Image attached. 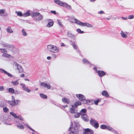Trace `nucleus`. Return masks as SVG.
Wrapping results in <instances>:
<instances>
[{
    "label": "nucleus",
    "instance_id": "9d476101",
    "mask_svg": "<svg viewBox=\"0 0 134 134\" xmlns=\"http://www.w3.org/2000/svg\"><path fill=\"white\" fill-rule=\"evenodd\" d=\"M97 73L100 77H102L105 75V73L103 71H98L97 72Z\"/></svg>",
    "mask_w": 134,
    "mask_h": 134
},
{
    "label": "nucleus",
    "instance_id": "0e129e2a",
    "mask_svg": "<svg viewBox=\"0 0 134 134\" xmlns=\"http://www.w3.org/2000/svg\"><path fill=\"white\" fill-rule=\"evenodd\" d=\"M12 100H15L14 97L13 96H12Z\"/></svg>",
    "mask_w": 134,
    "mask_h": 134
},
{
    "label": "nucleus",
    "instance_id": "1a4fd4ad",
    "mask_svg": "<svg viewBox=\"0 0 134 134\" xmlns=\"http://www.w3.org/2000/svg\"><path fill=\"white\" fill-rule=\"evenodd\" d=\"M76 97L79 98V99L81 101L82 99H84L85 98V97L82 94H76Z\"/></svg>",
    "mask_w": 134,
    "mask_h": 134
},
{
    "label": "nucleus",
    "instance_id": "aec40b11",
    "mask_svg": "<svg viewBox=\"0 0 134 134\" xmlns=\"http://www.w3.org/2000/svg\"><path fill=\"white\" fill-rule=\"evenodd\" d=\"M81 117L82 119L85 121H88V117L86 114L81 116Z\"/></svg>",
    "mask_w": 134,
    "mask_h": 134
},
{
    "label": "nucleus",
    "instance_id": "680f3d73",
    "mask_svg": "<svg viewBox=\"0 0 134 134\" xmlns=\"http://www.w3.org/2000/svg\"><path fill=\"white\" fill-rule=\"evenodd\" d=\"M47 59L48 60H50L51 59V57H47Z\"/></svg>",
    "mask_w": 134,
    "mask_h": 134
},
{
    "label": "nucleus",
    "instance_id": "393cba45",
    "mask_svg": "<svg viewBox=\"0 0 134 134\" xmlns=\"http://www.w3.org/2000/svg\"><path fill=\"white\" fill-rule=\"evenodd\" d=\"M96 122H97L95 120L92 119H91L90 121V124L92 126Z\"/></svg>",
    "mask_w": 134,
    "mask_h": 134
},
{
    "label": "nucleus",
    "instance_id": "dca6fc26",
    "mask_svg": "<svg viewBox=\"0 0 134 134\" xmlns=\"http://www.w3.org/2000/svg\"><path fill=\"white\" fill-rule=\"evenodd\" d=\"M3 46L6 47L8 49H9L10 48H12L13 47V46L8 44H3Z\"/></svg>",
    "mask_w": 134,
    "mask_h": 134
},
{
    "label": "nucleus",
    "instance_id": "49530a36",
    "mask_svg": "<svg viewBox=\"0 0 134 134\" xmlns=\"http://www.w3.org/2000/svg\"><path fill=\"white\" fill-rule=\"evenodd\" d=\"M80 34H82L84 33V32L81 30L80 29H78L76 30Z\"/></svg>",
    "mask_w": 134,
    "mask_h": 134
},
{
    "label": "nucleus",
    "instance_id": "c03bdc74",
    "mask_svg": "<svg viewBox=\"0 0 134 134\" xmlns=\"http://www.w3.org/2000/svg\"><path fill=\"white\" fill-rule=\"evenodd\" d=\"M3 109V111L5 113L8 112L9 111L8 109L6 107L4 108Z\"/></svg>",
    "mask_w": 134,
    "mask_h": 134
},
{
    "label": "nucleus",
    "instance_id": "ea45409f",
    "mask_svg": "<svg viewBox=\"0 0 134 134\" xmlns=\"http://www.w3.org/2000/svg\"><path fill=\"white\" fill-rule=\"evenodd\" d=\"M40 96L41 98L43 99H46L47 98V97L46 95L42 93H41L40 94Z\"/></svg>",
    "mask_w": 134,
    "mask_h": 134
},
{
    "label": "nucleus",
    "instance_id": "7c9ffc66",
    "mask_svg": "<svg viewBox=\"0 0 134 134\" xmlns=\"http://www.w3.org/2000/svg\"><path fill=\"white\" fill-rule=\"evenodd\" d=\"M81 105V103L79 101H77L75 102L74 104V106L76 107H77L78 105Z\"/></svg>",
    "mask_w": 134,
    "mask_h": 134
},
{
    "label": "nucleus",
    "instance_id": "0eeeda50",
    "mask_svg": "<svg viewBox=\"0 0 134 134\" xmlns=\"http://www.w3.org/2000/svg\"><path fill=\"white\" fill-rule=\"evenodd\" d=\"M76 107L74 105H72L70 110V112L72 114H74L77 111V110L76 109Z\"/></svg>",
    "mask_w": 134,
    "mask_h": 134
},
{
    "label": "nucleus",
    "instance_id": "473e14b6",
    "mask_svg": "<svg viewBox=\"0 0 134 134\" xmlns=\"http://www.w3.org/2000/svg\"><path fill=\"white\" fill-rule=\"evenodd\" d=\"M19 82H18V81H12L11 83L13 84L14 85L16 86L18 84Z\"/></svg>",
    "mask_w": 134,
    "mask_h": 134
},
{
    "label": "nucleus",
    "instance_id": "f704fd0d",
    "mask_svg": "<svg viewBox=\"0 0 134 134\" xmlns=\"http://www.w3.org/2000/svg\"><path fill=\"white\" fill-rule=\"evenodd\" d=\"M83 63L85 64H90V63L89 61L86 59H84L83 60Z\"/></svg>",
    "mask_w": 134,
    "mask_h": 134
},
{
    "label": "nucleus",
    "instance_id": "423d86ee",
    "mask_svg": "<svg viewBox=\"0 0 134 134\" xmlns=\"http://www.w3.org/2000/svg\"><path fill=\"white\" fill-rule=\"evenodd\" d=\"M0 72L5 74L7 75L9 77H12L13 75L11 74L8 73L4 70L2 69H0Z\"/></svg>",
    "mask_w": 134,
    "mask_h": 134
},
{
    "label": "nucleus",
    "instance_id": "de8ad7c7",
    "mask_svg": "<svg viewBox=\"0 0 134 134\" xmlns=\"http://www.w3.org/2000/svg\"><path fill=\"white\" fill-rule=\"evenodd\" d=\"M2 53L6 52H7L6 49H0Z\"/></svg>",
    "mask_w": 134,
    "mask_h": 134
},
{
    "label": "nucleus",
    "instance_id": "2f4dec72",
    "mask_svg": "<svg viewBox=\"0 0 134 134\" xmlns=\"http://www.w3.org/2000/svg\"><path fill=\"white\" fill-rule=\"evenodd\" d=\"M15 13L17 14V15L18 16H23V14L22 12H20L16 11Z\"/></svg>",
    "mask_w": 134,
    "mask_h": 134
},
{
    "label": "nucleus",
    "instance_id": "69168bd1",
    "mask_svg": "<svg viewBox=\"0 0 134 134\" xmlns=\"http://www.w3.org/2000/svg\"><path fill=\"white\" fill-rule=\"evenodd\" d=\"M85 132H83V134H89L88 132H86V131H85Z\"/></svg>",
    "mask_w": 134,
    "mask_h": 134
},
{
    "label": "nucleus",
    "instance_id": "4468645a",
    "mask_svg": "<svg viewBox=\"0 0 134 134\" xmlns=\"http://www.w3.org/2000/svg\"><path fill=\"white\" fill-rule=\"evenodd\" d=\"M17 123L16 125L20 129H23L24 128V127L21 124H20V122H17Z\"/></svg>",
    "mask_w": 134,
    "mask_h": 134
},
{
    "label": "nucleus",
    "instance_id": "b1692460",
    "mask_svg": "<svg viewBox=\"0 0 134 134\" xmlns=\"http://www.w3.org/2000/svg\"><path fill=\"white\" fill-rule=\"evenodd\" d=\"M6 31L8 32L12 33L13 31L12 30L11 28L10 27H8L6 29Z\"/></svg>",
    "mask_w": 134,
    "mask_h": 134
},
{
    "label": "nucleus",
    "instance_id": "c9c22d12",
    "mask_svg": "<svg viewBox=\"0 0 134 134\" xmlns=\"http://www.w3.org/2000/svg\"><path fill=\"white\" fill-rule=\"evenodd\" d=\"M121 36L123 37L126 38L127 37V35L125 34L122 31H121Z\"/></svg>",
    "mask_w": 134,
    "mask_h": 134
},
{
    "label": "nucleus",
    "instance_id": "6e6d98bb",
    "mask_svg": "<svg viewBox=\"0 0 134 134\" xmlns=\"http://www.w3.org/2000/svg\"><path fill=\"white\" fill-rule=\"evenodd\" d=\"M99 102V100H96L95 101H94L95 104L96 105H97L98 104V103Z\"/></svg>",
    "mask_w": 134,
    "mask_h": 134
},
{
    "label": "nucleus",
    "instance_id": "79ce46f5",
    "mask_svg": "<svg viewBox=\"0 0 134 134\" xmlns=\"http://www.w3.org/2000/svg\"><path fill=\"white\" fill-rule=\"evenodd\" d=\"M93 126L97 129L99 127V124L98 122H96Z\"/></svg>",
    "mask_w": 134,
    "mask_h": 134
},
{
    "label": "nucleus",
    "instance_id": "774afa93",
    "mask_svg": "<svg viewBox=\"0 0 134 134\" xmlns=\"http://www.w3.org/2000/svg\"><path fill=\"white\" fill-rule=\"evenodd\" d=\"M25 81H29V79H27V78L25 79Z\"/></svg>",
    "mask_w": 134,
    "mask_h": 134
},
{
    "label": "nucleus",
    "instance_id": "a878e982",
    "mask_svg": "<svg viewBox=\"0 0 134 134\" xmlns=\"http://www.w3.org/2000/svg\"><path fill=\"white\" fill-rule=\"evenodd\" d=\"M30 13L29 11H28L26 12L23 14V16L24 17H27L30 15Z\"/></svg>",
    "mask_w": 134,
    "mask_h": 134
},
{
    "label": "nucleus",
    "instance_id": "864d4df0",
    "mask_svg": "<svg viewBox=\"0 0 134 134\" xmlns=\"http://www.w3.org/2000/svg\"><path fill=\"white\" fill-rule=\"evenodd\" d=\"M105 13L103 11L101 10L98 12V14H104Z\"/></svg>",
    "mask_w": 134,
    "mask_h": 134
},
{
    "label": "nucleus",
    "instance_id": "5fc2aeb1",
    "mask_svg": "<svg viewBox=\"0 0 134 134\" xmlns=\"http://www.w3.org/2000/svg\"><path fill=\"white\" fill-rule=\"evenodd\" d=\"M17 118H18L19 119H20L21 120H23V119L20 116H17Z\"/></svg>",
    "mask_w": 134,
    "mask_h": 134
},
{
    "label": "nucleus",
    "instance_id": "603ef678",
    "mask_svg": "<svg viewBox=\"0 0 134 134\" xmlns=\"http://www.w3.org/2000/svg\"><path fill=\"white\" fill-rule=\"evenodd\" d=\"M106 129H107V130L109 131H111L112 129V128L111 127L108 126H107V127Z\"/></svg>",
    "mask_w": 134,
    "mask_h": 134
},
{
    "label": "nucleus",
    "instance_id": "052dcab7",
    "mask_svg": "<svg viewBox=\"0 0 134 134\" xmlns=\"http://www.w3.org/2000/svg\"><path fill=\"white\" fill-rule=\"evenodd\" d=\"M112 131L115 133L118 134L117 131L115 130H113Z\"/></svg>",
    "mask_w": 134,
    "mask_h": 134
},
{
    "label": "nucleus",
    "instance_id": "a19ab883",
    "mask_svg": "<svg viewBox=\"0 0 134 134\" xmlns=\"http://www.w3.org/2000/svg\"><path fill=\"white\" fill-rule=\"evenodd\" d=\"M74 115V116L75 118H77L79 117L80 115V113L76 112Z\"/></svg>",
    "mask_w": 134,
    "mask_h": 134
},
{
    "label": "nucleus",
    "instance_id": "4c0bfd02",
    "mask_svg": "<svg viewBox=\"0 0 134 134\" xmlns=\"http://www.w3.org/2000/svg\"><path fill=\"white\" fill-rule=\"evenodd\" d=\"M10 114L15 118H17L16 114L14 113L10 112Z\"/></svg>",
    "mask_w": 134,
    "mask_h": 134
},
{
    "label": "nucleus",
    "instance_id": "a211bd4d",
    "mask_svg": "<svg viewBox=\"0 0 134 134\" xmlns=\"http://www.w3.org/2000/svg\"><path fill=\"white\" fill-rule=\"evenodd\" d=\"M68 35L69 37L74 39H75L76 38V36L72 34L70 32H68Z\"/></svg>",
    "mask_w": 134,
    "mask_h": 134
},
{
    "label": "nucleus",
    "instance_id": "c756f323",
    "mask_svg": "<svg viewBox=\"0 0 134 134\" xmlns=\"http://www.w3.org/2000/svg\"><path fill=\"white\" fill-rule=\"evenodd\" d=\"M40 14V13H33L31 14V16L32 17H37Z\"/></svg>",
    "mask_w": 134,
    "mask_h": 134
},
{
    "label": "nucleus",
    "instance_id": "f257e3e1",
    "mask_svg": "<svg viewBox=\"0 0 134 134\" xmlns=\"http://www.w3.org/2000/svg\"><path fill=\"white\" fill-rule=\"evenodd\" d=\"M72 22L74 23H75L78 25H81L82 26H87L88 27H92V25L89 24L87 23H83L80 21L75 19V18H73L72 20Z\"/></svg>",
    "mask_w": 134,
    "mask_h": 134
},
{
    "label": "nucleus",
    "instance_id": "4d7b16f0",
    "mask_svg": "<svg viewBox=\"0 0 134 134\" xmlns=\"http://www.w3.org/2000/svg\"><path fill=\"white\" fill-rule=\"evenodd\" d=\"M51 12L52 13L54 14H56V12L55 11H53V10H51Z\"/></svg>",
    "mask_w": 134,
    "mask_h": 134
},
{
    "label": "nucleus",
    "instance_id": "412c9836",
    "mask_svg": "<svg viewBox=\"0 0 134 134\" xmlns=\"http://www.w3.org/2000/svg\"><path fill=\"white\" fill-rule=\"evenodd\" d=\"M102 94L105 97H108L109 96L108 92L105 91H103L102 92Z\"/></svg>",
    "mask_w": 134,
    "mask_h": 134
},
{
    "label": "nucleus",
    "instance_id": "f3484780",
    "mask_svg": "<svg viewBox=\"0 0 134 134\" xmlns=\"http://www.w3.org/2000/svg\"><path fill=\"white\" fill-rule=\"evenodd\" d=\"M5 9H0V16H6L7 15L6 14L3 15V14L5 13Z\"/></svg>",
    "mask_w": 134,
    "mask_h": 134
},
{
    "label": "nucleus",
    "instance_id": "2eb2a0df",
    "mask_svg": "<svg viewBox=\"0 0 134 134\" xmlns=\"http://www.w3.org/2000/svg\"><path fill=\"white\" fill-rule=\"evenodd\" d=\"M63 6L66 8H67V9L70 10H71V6L68 4H67L64 3V4H63Z\"/></svg>",
    "mask_w": 134,
    "mask_h": 134
},
{
    "label": "nucleus",
    "instance_id": "8fccbe9b",
    "mask_svg": "<svg viewBox=\"0 0 134 134\" xmlns=\"http://www.w3.org/2000/svg\"><path fill=\"white\" fill-rule=\"evenodd\" d=\"M81 101L82 102V103L84 104H86L87 103V101L86 100L85 98L84 99H82Z\"/></svg>",
    "mask_w": 134,
    "mask_h": 134
},
{
    "label": "nucleus",
    "instance_id": "338daca9",
    "mask_svg": "<svg viewBox=\"0 0 134 134\" xmlns=\"http://www.w3.org/2000/svg\"><path fill=\"white\" fill-rule=\"evenodd\" d=\"M61 46H65V44L64 43H62V44H61Z\"/></svg>",
    "mask_w": 134,
    "mask_h": 134
},
{
    "label": "nucleus",
    "instance_id": "bf43d9fd",
    "mask_svg": "<svg viewBox=\"0 0 134 134\" xmlns=\"http://www.w3.org/2000/svg\"><path fill=\"white\" fill-rule=\"evenodd\" d=\"M121 18L123 19H124V20H127V17H121Z\"/></svg>",
    "mask_w": 134,
    "mask_h": 134
},
{
    "label": "nucleus",
    "instance_id": "4be33fe9",
    "mask_svg": "<svg viewBox=\"0 0 134 134\" xmlns=\"http://www.w3.org/2000/svg\"><path fill=\"white\" fill-rule=\"evenodd\" d=\"M62 101L64 103H66L67 104L69 103V100L66 98H62Z\"/></svg>",
    "mask_w": 134,
    "mask_h": 134
},
{
    "label": "nucleus",
    "instance_id": "ddd939ff",
    "mask_svg": "<svg viewBox=\"0 0 134 134\" xmlns=\"http://www.w3.org/2000/svg\"><path fill=\"white\" fill-rule=\"evenodd\" d=\"M86 110L85 109H82L80 111V114L81 116L86 115Z\"/></svg>",
    "mask_w": 134,
    "mask_h": 134
},
{
    "label": "nucleus",
    "instance_id": "7ed1b4c3",
    "mask_svg": "<svg viewBox=\"0 0 134 134\" xmlns=\"http://www.w3.org/2000/svg\"><path fill=\"white\" fill-rule=\"evenodd\" d=\"M69 129L71 130V131L69 134H78L79 130L77 126H75L73 128H72L71 129V127H70Z\"/></svg>",
    "mask_w": 134,
    "mask_h": 134
},
{
    "label": "nucleus",
    "instance_id": "c85d7f7f",
    "mask_svg": "<svg viewBox=\"0 0 134 134\" xmlns=\"http://www.w3.org/2000/svg\"><path fill=\"white\" fill-rule=\"evenodd\" d=\"M53 21L49 22L47 25V26L49 27H51L53 26Z\"/></svg>",
    "mask_w": 134,
    "mask_h": 134
},
{
    "label": "nucleus",
    "instance_id": "9b49d317",
    "mask_svg": "<svg viewBox=\"0 0 134 134\" xmlns=\"http://www.w3.org/2000/svg\"><path fill=\"white\" fill-rule=\"evenodd\" d=\"M54 2L58 4L60 6H63V4H64V2L62 1H61L59 0H54Z\"/></svg>",
    "mask_w": 134,
    "mask_h": 134
},
{
    "label": "nucleus",
    "instance_id": "e2e57ef3",
    "mask_svg": "<svg viewBox=\"0 0 134 134\" xmlns=\"http://www.w3.org/2000/svg\"><path fill=\"white\" fill-rule=\"evenodd\" d=\"M25 75L24 74H22L20 75V77H23Z\"/></svg>",
    "mask_w": 134,
    "mask_h": 134
},
{
    "label": "nucleus",
    "instance_id": "13d9d810",
    "mask_svg": "<svg viewBox=\"0 0 134 134\" xmlns=\"http://www.w3.org/2000/svg\"><path fill=\"white\" fill-rule=\"evenodd\" d=\"M58 22L59 23V24L61 26H63V25L62 24V23L60 22V21L59 20H58Z\"/></svg>",
    "mask_w": 134,
    "mask_h": 134
},
{
    "label": "nucleus",
    "instance_id": "a18cd8bd",
    "mask_svg": "<svg viewBox=\"0 0 134 134\" xmlns=\"http://www.w3.org/2000/svg\"><path fill=\"white\" fill-rule=\"evenodd\" d=\"M100 127L102 129H106L107 126L105 125H101Z\"/></svg>",
    "mask_w": 134,
    "mask_h": 134
},
{
    "label": "nucleus",
    "instance_id": "6ab92c4d",
    "mask_svg": "<svg viewBox=\"0 0 134 134\" xmlns=\"http://www.w3.org/2000/svg\"><path fill=\"white\" fill-rule=\"evenodd\" d=\"M16 69L18 70L20 73H21L23 72V69L22 66L20 64Z\"/></svg>",
    "mask_w": 134,
    "mask_h": 134
},
{
    "label": "nucleus",
    "instance_id": "6e6552de",
    "mask_svg": "<svg viewBox=\"0 0 134 134\" xmlns=\"http://www.w3.org/2000/svg\"><path fill=\"white\" fill-rule=\"evenodd\" d=\"M41 85L43 87H46L48 89H50L51 88V86L49 84H47L44 82L41 83Z\"/></svg>",
    "mask_w": 134,
    "mask_h": 134
},
{
    "label": "nucleus",
    "instance_id": "cd10ccee",
    "mask_svg": "<svg viewBox=\"0 0 134 134\" xmlns=\"http://www.w3.org/2000/svg\"><path fill=\"white\" fill-rule=\"evenodd\" d=\"M22 34V35L24 36H25L27 35L26 34V31L24 29H23L21 30Z\"/></svg>",
    "mask_w": 134,
    "mask_h": 134
},
{
    "label": "nucleus",
    "instance_id": "09e8293b",
    "mask_svg": "<svg viewBox=\"0 0 134 134\" xmlns=\"http://www.w3.org/2000/svg\"><path fill=\"white\" fill-rule=\"evenodd\" d=\"M134 18V16L133 15H131L128 16V18L129 19H131Z\"/></svg>",
    "mask_w": 134,
    "mask_h": 134
},
{
    "label": "nucleus",
    "instance_id": "f03ea898",
    "mask_svg": "<svg viewBox=\"0 0 134 134\" xmlns=\"http://www.w3.org/2000/svg\"><path fill=\"white\" fill-rule=\"evenodd\" d=\"M47 48L49 51L53 53H57L59 51L58 48L55 45H48L47 46Z\"/></svg>",
    "mask_w": 134,
    "mask_h": 134
},
{
    "label": "nucleus",
    "instance_id": "20e7f679",
    "mask_svg": "<svg viewBox=\"0 0 134 134\" xmlns=\"http://www.w3.org/2000/svg\"><path fill=\"white\" fill-rule=\"evenodd\" d=\"M16 103L15 101L14 100H12V101H9L8 102V103L11 106H13L15 105L16 104L18 105L19 104H18V102H20V100H16Z\"/></svg>",
    "mask_w": 134,
    "mask_h": 134
},
{
    "label": "nucleus",
    "instance_id": "37998d69",
    "mask_svg": "<svg viewBox=\"0 0 134 134\" xmlns=\"http://www.w3.org/2000/svg\"><path fill=\"white\" fill-rule=\"evenodd\" d=\"M24 125L25 126H27V127L29 128V129H30V130H31L32 131H34V132H35V130H33V129H32L31 127H30L27 124H26V123H25V124H24Z\"/></svg>",
    "mask_w": 134,
    "mask_h": 134
},
{
    "label": "nucleus",
    "instance_id": "72a5a7b5",
    "mask_svg": "<svg viewBox=\"0 0 134 134\" xmlns=\"http://www.w3.org/2000/svg\"><path fill=\"white\" fill-rule=\"evenodd\" d=\"M71 44L73 47H74V49H77V46L76 44H75L74 42H73L72 41H71Z\"/></svg>",
    "mask_w": 134,
    "mask_h": 134
},
{
    "label": "nucleus",
    "instance_id": "e433bc0d",
    "mask_svg": "<svg viewBox=\"0 0 134 134\" xmlns=\"http://www.w3.org/2000/svg\"><path fill=\"white\" fill-rule=\"evenodd\" d=\"M3 56L4 57L9 58L10 57L11 55L7 53H4L3 54Z\"/></svg>",
    "mask_w": 134,
    "mask_h": 134
},
{
    "label": "nucleus",
    "instance_id": "39448f33",
    "mask_svg": "<svg viewBox=\"0 0 134 134\" xmlns=\"http://www.w3.org/2000/svg\"><path fill=\"white\" fill-rule=\"evenodd\" d=\"M20 85L22 87L23 90L24 91L28 93L30 92V90L29 89L28 87L26 86L24 84L21 83L20 84Z\"/></svg>",
    "mask_w": 134,
    "mask_h": 134
},
{
    "label": "nucleus",
    "instance_id": "f8f14e48",
    "mask_svg": "<svg viewBox=\"0 0 134 134\" xmlns=\"http://www.w3.org/2000/svg\"><path fill=\"white\" fill-rule=\"evenodd\" d=\"M37 18H35V20L36 21H39L42 20L43 18V16L40 14L37 16Z\"/></svg>",
    "mask_w": 134,
    "mask_h": 134
},
{
    "label": "nucleus",
    "instance_id": "3c124183",
    "mask_svg": "<svg viewBox=\"0 0 134 134\" xmlns=\"http://www.w3.org/2000/svg\"><path fill=\"white\" fill-rule=\"evenodd\" d=\"M4 87L2 86H0V91H2L4 90Z\"/></svg>",
    "mask_w": 134,
    "mask_h": 134
},
{
    "label": "nucleus",
    "instance_id": "5701e85b",
    "mask_svg": "<svg viewBox=\"0 0 134 134\" xmlns=\"http://www.w3.org/2000/svg\"><path fill=\"white\" fill-rule=\"evenodd\" d=\"M84 131H86V132H89L91 134H92L94 133V131L93 130H91L90 129L88 128L85 129L84 130Z\"/></svg>",
    "mask_w": 134,
    "mask_h": 134
},
{
    "label": "nucleus",
    "instance_id": "58836bf2",
    "mask_svg": "<svg viewBox=\"0 0 134 134\" xmlns=\"http://www.w3.org/2000/svg\"><path fill=\"white\" fill-rule=\"evenodd\" d=\"M19 65L16 62H14L13 63V66L14 67H15L16 68H17L18 67V66Z\"/></svg>",
    "mask_w": 134,
    "mask_h": 134
},
{
    "label": "nucleus",
    "instance_id": "bb28decb",
    "mask_svg": "<svg viewBox=\"0 0 134 134\" xmlns=\"http://www.w3.org/2000/svg\"><path fill=\"white\" fill-rule=\"evenodd\" d=\"M9 92L12 94L14 93V90L13 88H9L8 89Z\"/></svg>",
    "mask_w": 134,
    "mask_h": 134
}]
</instances>
